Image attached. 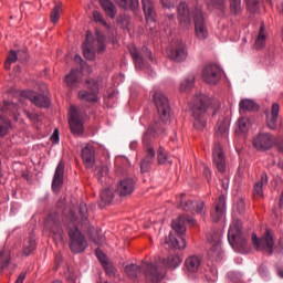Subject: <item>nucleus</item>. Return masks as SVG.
<instances>
[{"mask_svg": "<svg viewBox=\"0 0 283 283\" xmlns=\"http://www.w3.org/2000/svg\"><path fill=\"white\" fill-rule=\"evenodd\" d=\"M160 129H164L158 122H156L153 126H149L147 132L143 135V144L146 149V156L142 160L140 171L142 174H147L151 169V165H154V160L156 158V151H154V146L151 145L155 138L160 136Z\"/></svg>", "mask_w": 283, "mask_h": 283, "instance_id": "f257e3e1", "label": "nucleus"}, {"mask_svg": "<svg viewBox=\"0 0 283 283\" xmlns=\"http://www.w3.org/2000/svg\"><path fill=\"white\" fill-rule=\"evenodd\" d=\"M185 222H188V224H191V227H196V219L192 217H189L187 214L179 216L178 219L174 220L171 223V227L174 231L178 234V237H175L174 233H169L168 239L165 241V247L168 249H185L187 247V243L185 242V233L187 232V228L185 227Z\"/></svg>", "mask_w": 283, "mask_h": 283, "instance_id": "f03ea898", "label": "nucleus"}, {"mask_svg": "<svg viewBox=\"0 0 283 283\" xmlns=\"http://www.w3.org/2000/svg\"><path fill=\"white\" fill-rule=\"evenodd\" d=\"M211 107V98L207 95H197L193 99L191 112L193 118V127L198 132H202L207 127V109Z\"/></svg>", "mask_w": 283, "mask_h": 283, "instance_id": "7ed1b4c3", "label": "nucleus"}, {"mask_svg": "<svg viewBox=\"0 0 283 283\" xmlns=\"http://www.w3.org/2000/svg\"><path fill=\"white\" fill-rule=\"evenodd\" d=\"M153 101L155 103L159 119H155L150 127L158 123L163 127V129L159 132V136H161V134H165V125L171 124V106L169 105V98L167 95L161 92H156Z\"/></svg>", "mask_w": 283, "mask_h": 283, "instance_id": "20e7f679", "label": "nucleus"}, {"mask_svg": "<svg viewBox=\"0 0 283 283\" xmlns=\"http://www.w3.org/2000/svg\"><path fill=\"white\" fill-rule=\"evenodd\" d=\"M96 50L98 54L105 52V35L99 31H96V40H92V32H86V41L83 43V55L87 61H94L96 56Z\"/></svg>", "mask_w": 283, "mask_h": 283, "instance_id": "39448f33", "label": "nucleus"}, {"mask_svg": "<svg viewBox=\"0 0 283 283\" xmlns=\"http://www.w3.org/2000/svg\"><path fill=\"white\" fill-rule=\"evenodd\" d=\"M228 242L239 253H244L247 251V238L242 235V222L234 219L228 231Z\"/></svg>", "mask_w": 283, "mask_h": 283, "instance_id": "423d86ee", "label": "nucleus"}, {"mask_svg": "<svg viewBox=\"0 0 283 283\" xmlns=\"http://www.w3.org/2000/svg\"><path fill=\"white\" fill-rule=\"evenodd\" d=\"M69 247L72 253H83L87 249V239L76 227L69 230Z\"/></svg>", "mask_w": 283, "mask_h": 283, "instance_id": "0eeeda50", "label": "nucleus"}, {"mask_svg": "<svg viewBox=\"0 0 283 283\" xmlns=\"http://www.w3.org/2000/svg\"><path fill=\"white\" fill-rule=\"evenodd\" d=\"M252 244L256 251H265V253H269V255H273V247L275 244L273 241V232L268 229L261 239H259L258 235L253 233Z\"/></svg>", "mask_w": 283, "mask_h": 283, "instance_id": "6e6552de", "label": "nucleus"}, {"mask_svg": "<svg viewBox=\"0 0 283 283\" xmlns=\"http://www.w3.org/2000/svg\"><path fill=\"white\" fill-rule=\"evenodd\" d=\"M86 87L90 91H80L78 99L85 101L86 103H97L98 92L101 91V86H98V82L96 80H87Z\"/></svg>", "mask_w": 283, "mask_h": 283, "instance_id": "1a4fd4ad", "label": "nucleus"}, {"mask_svg": "<svg viewBox=\"0 0 283 283\" xmlns=\"http://www.w3.org/2000/svg\"><path fill=\"white\" fill-rule=\"evenodd\" d=\"M142 273H144L146 283H158L163 280V270L154 263L143 262Z\"/></svg>", "mask_w": 283, "mask_h": 283, "instance_id": "9d476101", "label": "nucleus"}, {"mask_svg": "<svg viewBox=\"0 0 283 283\" xmlns=\"http://www.w3.org/2000/svg\"><path fill=\"white\" fill-rule=\"evenodd\" d=\"M221 238L222 232L220 230L213 231V233L208 237V242L212 244L208 251L210 260H220V258H222Z\"/></svg>", "mask_w": 283, "mask_h": 283, "instance_id": "9b49d317", "label": "nucleus"}, {"mask_svg": "<svg viewBox=\"0 0 283 283\" xmlns=\"http://www.w3.org/2000/svg\"><path fill=\"white\" fill-rule=\"evenodd\" d=\"M130 56L135 63L136 70H145L147 67L149 70V65L145 63V59H149V61H154L151 57V51L149 49L145 48L143 52H139L136 46L129 48Z\"/></svg>", "mask_w": 283, "mask_h": 283, "instance_id": "f8f14e48", "label": "nucleus"}, {"mask_svg": "<svg viewBox=\"0 0 283 283\" xmlns=\"http://www.w3.org/2000/svg\"><path fill=\"white\" fill-rule=\"evenodd\" d=\"M252 145L259 151H266L268 149H271L273 145H275V137H273V135L270 133L261 132L253 137Z\"/></svg>", "mask_w": 283, "mask_h": 283, "instance_id": "ddd939ff", "label": "nucleus"}, {"mask_svg": "<svg viewBox=\"0 0 283 283\" xmlns=\"http://www.w3.org/2000/svg\"><path fill=\"white\" fill-rule=\"evenodd\" d=\"M69 125L72 134L83 133V111L76 106L70 107Z\"/></svg>", "mask_w": 283, "mask_h": 283, "instance_id": "4468645a", "label": "nucleus"}, {"mask_svg": "<svg viewBox=\"0 0 283 283\" xmlns=\"http://www.w3.org/2000/svg\"><path fill=\"white\" fill-rule=\"evenodd\" d=\"M193 14L196 36L199 39V41H205V39L209 36V31L205 24V15L202 14V10L196 8Z\"/></svg>", "mask_w": 283, "mask_h": 283, "instance_id": "2eb2a0df", "label": "nucleus"}, {"mask_svg": "<svg viewBox=\"0 0 283 283\" xmlns=\"http://www.w3.org/2000/svg\"><path fill=\"white\" fill-rule=\"evenodd\" d=\"M201 76L208 85H216L222 76V71L220 70V66L216 64L206 65L202 70Z\"/></svg>", "mask_w": 283, "mask_h": 283, "instance_id": "dca6fc26", "label": "nucleus"}, {"mask_svg": "<svg viewBox=\"0 0 283 283\" xmlns=\"http://www.w3.org/2000/svg\"><path fill=\"white\" fill-rule=\"evenodd\" d=\"M44 229L50 231L53 235H63V226L61 224V217L59 213H50L44 222Z\"/></svg>", "mask_w": 283, "mask_h": 283, "instance_id": "f3484780", "label": "nucleus"}, {"mask_svg": "<svg viewBox=\"0 0 283 283\" xmlns=\"http://www.w3.org/2000/svg\"><path fill=\"white\" fill-rule=\"evenodd\" d=\"M168 57L170 61H174L175 63H182V61L187 60V45H185V42L177 41L171 46L170 51L168 52Z\"/></svg>", "mask_w": 283, "mask_h": 283, "instance_id": "a211bd4d", "label": "nucleus"}, {"mask_svg": "<svg viewBox=\"0 0 283 283\" xmlns=\"http://www.w3.org/2000/svg\"><path fill=\"white\" fill-rule=\"evenodd\" d=\"M185 193H181L179 197V208L182 211H196L202 216L205 213V201H193V200H185Z\"/></svg>", "mask_w": 283, "mask_h": 283, "instance_id": "6ab92c4d", "label": "nucleus"}, {"mask_svg": "<svg viewBox=\"0 0 283 283\" xmlns=\"http://www.w3.org/2000/svg\"><path fill=\"white\" fill-rule=\"evenodd\" d=\"M22 98H28L36 107H50V97L41 94H36L32 91H24Z\"/></svg>", "mask_w": 283, "mask_h": 283, "instance_id": "aec40b11", "label": "nucleus"}, {"mask_svg": "<svg viewBox=\"0 0 283 283\" xmlns=\"http://www.w3.org/2000/svg\"><path fill=\"white\" fill-rule=\"evenodd\" d=\"M135 189H136V179L124 178L117 185L116 193H118L120 198H125V196H132Z\"/></svg>", "mask_w": 283, "mask_h": 283, "instance_id": "412c9836", "label": "nucleus"}, {"mask_svg": "<svg viewBox=\"0 0 283 283\" xmlns=\"http://www.w3.org/2000/svg\"><path fill=\"white\" fill-rule=\"evenodd\" d=\"M213 165L217 167L220 174L227 171V161L224 159V153L222 151V146L220 144L214 145L212 150Z\"/></svg>", "mask_w": 283, "mask_h": 283, "instance_id": "4be33fe9", "label": "nucleus"}, {"mask_svg": "<svg viewBox=\"0 0 283 283\" xmlns=\"http://www.w3.org/2000/svg\"><path fill=\"white\" fill-rule=\"evenodd\" d=\"M202 264V259L198 255H191L185 261V273L186 275H196L200 272V266Z\"/></svg>", "mask_w": 283, "mask_h": 283, "instance_id": "5701e85b", "label": "nucleus"}, {"mask_svg": "<svg viewBox=\"0 0 283 283\" xmlns=\"http://www.w3.org/2000/svg\"><path fill=\"white\" fill-rule=\"evenodd\" d=\"M177 12H178V20L181 28L184 29L191 28V17L189 15V7H187V3L185 2L179 3L177 8Z\"/></svg>", "mask_w": 283, "mask_h": 283, "instance_id": "b1692460", "label": "nucleus"}, {"mask_svg": "<svg viewBox=\"0 0 283 283\" xmlns=\"http://www.w3.org/2000/svg\"><path fill=\"white\" fill-rule=\"evenodd\" d=\"M82 160L86 167V169H92L96 163V151L94 150V146L86 145L82 149Z\"/></svg>", "mask_w": 283, "mask_h": 283, "instance_id": "393cba45", "label": "nucleus"}, {"mask_svg": "<svg viewBox=\"0 0 283 283\" xmlns=\"http://www.w3.org/2000/svg\"><path fill=\"white\" fill-rule=\"evenodd\" d=\"M226 205H227V200L224 199V196H220L218 201L214 205V209L211 210L210 212L212 221L220 222L222 218H224Z\"/></svg>", "mask_w": 283, "mask_h": 283, "instance_id": "a878e982", "label": "nucleus"}, {"mask_svg": "<svg viewBox=\"0 0 283 283\" xmlns=\"http://www.w3.org/2000/svg\"><path fill=\"white\" fill-rule=\"evenodd\" d=\"M65 176V163L60 161L56 166L55 174L52 181L53 191H59L63 187V178Z\"/></svg>", "mask_w": 283, "mask_h": 283, "instance_id": "bb28decb", "label": "nucleus"}, {"mask_svg": "<svg viewBox=\"0 0 283 283\" xmlns=\"http://www.w3.org/2000/svg\"><path fill=\"white\" fill-rule=\"evenodd\" d=\"M280 116V104L274 103L271 107V113L266 115V125L270 129L277 127V118Z\"/></svg>", "mask_w": 283, "mask_h": 283, "instance_id": "cd10ccee", "label": "nucleus"}, {"mask_svg": "<svg viewBox=\"0 0 283 283\" xmlns=\"http://www.w3.org/2000/svg\"><path fill=\"white\" fill-rule=\"evenodd\" d=\"M143 10L146 18V23H154L156 21V10L151 0H142Z\"/></svg>", "mask_w": 283, "mask_h": 283, "instance_id": "c85d7f7f", "label": "nucleus"}, {"mask_svg": "<svg viewBox=\"0 0 283 283\" xmlns=\"http://www.w3.org/2000/svg\"><path fill=\"white\" fill-rule=\"evenodd\" d=\"M269 185V176L266 172L261 175V179L254 184L253 187V198H262L264 196V187Z\"/></svg>", "mask_w": 283, "mask_h": 283, "instance_id": "c756f323", "label": "nucleus"}, {"mask_svg": "<svg viewBox=\"0 0 283 283\" xmlns=\"http://www.w3.org/2000/svg\"><path fill=\"white\" fill-rule=\"evenodd\" d=\"M193 85H196V75H188L180 82L179 92L188 94V92L193 90Z\"/></svg>", "mask_w": 283, "mask_h": 283, "instance_id": "7c9ffc66", "label": "nucleus"}, {"mask_svg": "<svg viewBox=\"0 0 283 283\" xmlns=\"http://www.w3.org/2000/svg\"><path fill=\"white\" fill-rule=\"evenodd\" d=\"M182 262V259L178 254H169L167 259H163L164 266L168 269H178Z\"/></svg>", "mask_w": 283, "mask_h": 283, "instance_id": "2f4dec72", "label": "nucleus"}, {"mask_svg": "<svg viewBox=\"0 0 283 283\" xmlns=\"http://www.w3.org/2000/svg\"><path fill=\"white\" fill-rule=\"evenodd\" d=\"M239 109L241 114H247V112L258 111V104L253 99H242L239 103Z\"/></svg>", "mask_w": 283, "mask_h": 283, "instance_id": "473e14b6", "label": "nucleus"}, {"mask_svg": "<svg viewBox=\"0 0 283 283\" xmlns=\"http://www.w3.org/2000/svg\"><path fill=\"white\" fill-rule=\"evenodd\" d=\"M99 6L106 12L107 17L114 19L116 17V6L111 0H99Z\"/></svg>", "mask_w": 283, "mask_h": 283, "instance_id": "72a5a7b5", "label": "nucleus"}, {"mask_svg": "<svg viewBox=\"0 0 283 283\" xmlns=\"http://www.w3.org/2000/svg\"><path fill=\"white\" fill-rule=\"evenodd\" d=\"M125 273L130 277V280H134L143 273V263L140 265L136 264H129L125 266Z\"/></svg>", "mask_w": 283, "mask_h": 283, "instance_id": "f704fd0d", "label": "nucleus"}, {"mask_svg": "<svg viewBox=\"0 0 283 283\" xmlns=\"http://www.w3.org/2000/svg\"><path fill=\"white\" fill-rule=\"evenodd\" d=\"M217 136H221L222 138H227L229 134V119L222 118L217 124Z\"/></svg>", "mask_w": 283, "mask_h": 283, "instance_id": "c9c22d12", "label": "nucleus"}, {"mask_svg": "<svg viewBox=\"0 0 283 283\" xmlns=\"http://www.w3.org/2000/svg\"><path fill=\"white\" fill-rule=\"evenodd\" d=\"M80 73L78 70H71L70 74H67L64 78L65 85L67 87H76V83H78Z\"/></svg>", "mask_w": 283, "mask_h": 283, "instance_id": "e433bc0d", "label": "nucleus"}, {"mask_svg": "<svg viewBox=\"0 0 283 283\" xmlns=\"http://www.w3.org/2000/svg\"><path fill=\"white\" fill-rule=\"evenodd\" d=\"M251 127V120L248 117H241L238 120V128L235 129L237 134H247Z\"/></svg>", "mask_w": 283, "mask_h": 283, "instance_id": "4c0bfd02", "label": "nucleus"}, {"mask_svg": "<svg viewBox=\"0 0 283 283\" xmlns=\"http://www.w3.org/2000/svg\"><path fill=\"white\" fill-rule=\"evenodd\" d=\"M114 200V192L109 188H105L101 191V203L99 207L109 205Z\"/></svg>", "mask_w": 283, "mask_h": 283, "instance_id": "58836bf2", "label": "nucleus"}, {"mask_svg": "<svg viewBox=\"0 0 283 283\" xmlns=\"http://www.w3.org/2000/svg\"><path fill=\"white\" fill-rule=\"evenodd\" d=\"M36 250V242L32 239L29 238L24 241L23 243V249H22V253L23 255H32V252H34Z\"/></svg>", "mask_w": 283, "mask_h": 283, "instance_id": "ea45409f", "label": "nucleus"}, {"mask_svg": "<svg viewBox=\"0 0 283 283\" xmlns=\"http://www.w3.org/2000/svg\"><path fill=\"white\" fill-rule=\"evenodd\" d=\"M115 3L123 10H136L138 8V0H115Z\"/></svg>", "mask_w": 283, "mask_h": 283, "instance_id": "a19ab883", "label": "nucleus"}, {"mask_svg": "<svg viewBox=\"0 0 283 283\" xmlns=\"http://www.w3.org/2000/svg\"><path fill=\"white\" fill-rule=\"evenodd\" d=\"M266 44V32L264 31V27L261 25L258 38L255 40V48L256 50H262Z\"/></svg>", "mask_w": 283, "mask_h": 283, "instance_id": "79ce46f5", "label": "nucleus"}, {"mask_svg": "<svg viewBox=\"0 0 283 283\" xmlns=\"http://www.w3.org/2000/svg\"><path fill=\"white\" fill-rule=\"evenodd\" d=\"M80 218L82 227L90 229V221L87 220V205L85 203L80 205Z\"/></svg>", "mask_w": 283, "mask_h": 283, "instance_id": "37998d69", "label": "nucleus"}, {"mask_svg": "<svg viewBox=\"0 0 283 283\" xmlns=\"http://www.w3.org/2000/svg\"><path fill=\"white\" fill-rule=\"evenodd\" d=\"M0 136H6L8 134V129L10 128V119L6 117V115L0 114Z\"/></svg>", "mask_w": 283, "mask_h": 283, "instance_id": "c03bdc74", "label": "nucleus"}, {"mask_svg": "<svg viewBox=\"0 0 283 283\" xmlns=\"http://www.w3.org/2000/svg\"><path fill=\"white\" fill-rule=\"evenodd\" d=\"M90 231V239L92 240V242H94V244H97V247H101V244L105 242L103 235H101L97 230H94V228H92Z\"/></svg>", "mask_w": 283, "mask_h": 283, "instance_id": "a18cd8bd", "label": "nucleus"}, {"mask_svg": "<svg viewBox=\"0 0 283 283\" xmlns=\"http://www.w3.org/2000/svg\"><path fill=\"white\" fill-rule=\"evenodd\" d=\"M61 12H63L61 4H55L53 10L51 11V21L53 23H59V19H61Z\"/></svg>", "mask_w": 283, "mask_h": 283, "instance_id": "49530a36", "label": "nucleus"}, {"mask_svg": "<svg viewBox=\"0 0 283 283\" xmlns=\"http://www.w3.org/2000/svg\"><path fill=\"white\" fill-rule=\"evenodd\" d=\"M10 264V254L6 251L0 252V269L3 270Z\"/></svg>", "mask_w": 283, "mask_h": 283, "instance_id": "de8ad7c7", "label": "nucleus"}, {"mask_svg": "<svg viewBox=\"0 0 283 283\" xmlns=\"http://www.w3.org/2000/svg\"><path fill=\"white\" fill-rule=\"evenodd\" d=\"M230 9L233 14H240L242 10V0H230Z\"/></svg>", "mask_w": 283, "mask_h": 283, "instance_id": "09e8293b", "label": "nucleus"}, {"mask_svg": "<svg viewBox=\"0 0 283 283\" xmlns=\"http://www.w3.org/2000/svg\"><path fill=\"white\" fill-rule=\"evenodd\" d=\"M209 8H216L217 10H221V12H224V0H209L208 2Z\"/></svg>", "mask_w": 283, "mask_h": 283, "instance_id": "8fccbe9b", "label": "nucleus"}, {"mask_svg": "<svg viewBox=\"0 0 283 283\" xmlns=\"http://www.w3.org/2000/svg\"><path fill=\"white\" fill-rule=\"evenodd\" d=\"M17 109V104L15 103H10L8 101L3 102V105L1 107L2 114H6V112H14Z\"/></svg>", "mask_w": 283, "mask_h": 283, "instance_id": "3c124183", "label": "nucleus"}, {"mask_svg": "<svg viewBox=\"0 0 283 283\" xmlns=\"http://www.w3.org/2000/svg\"><path fill=\"white\" fill-rule=\"evenodd\" d=\"M93 19L96 23H101L104 28H108L107 22L103 19V15L98 11H93Z\"/></svg>", "mask_w": 283, "mask_h": 283, "instance_id": "603ef678", "label": "nucleus"}, {"mask_svg": "<svg viewBox=\"0 0 283 283\" xmlns=\"http://www.w3.org/2000/svg\"><path fill=\"white\" fill-rule=\"evenodd\" d=\"M102 266L106 271L107 275H116V268H114V264H112L109 261L104 263Z\"/></svg>", "mask_w": 283, "mask_h": 283, "instance_id": "864d4df0", "label": "nucleus"}, {"mask_svg": "<svg viewBox=\"0 0 283 283\" xmlns=\"http://www.w3.org/2000/svg\"><path fill=\"white\" fill-rule=\"evenodd\" d=\"M96 258L99 260L102 266L103 264H106L107 262H109V260L107 259V255H105V253H103L99 250H96Z\"/></svg>", "mask_w": 283, "mask_h": 283, "instance_id": "5fc2aeb1", "label": "nucleus"}, {"mask_svg": "<svg viewBox=\"0 0 283 283\" xmlns=\"http://www.w3.org/2000/svg\"><path fill=\"white\" fill-rule=\"evenodd\" d=\"M19 60V54L14 51H10L9 55L7 57V61H9V63H17V61Z\"/></svg>", "mask_w": 283, "mask_h": 283, "instance_id": "6e6d98bb", "label": "nucleus"}, {"mask_svg": "<svg viewBox=\"0 0 283 283\" xmlns=\"http://www.w3.org/2000/svg\"><path fill=\"white\" fill-rule=\"evenodd\" d=\"M97 171V176H98V180H101L103 178V176H105V174H107V167H99L96 169Z\"/></svg>", "mask_w": 283, "mask_h": 283, "instance_id": "4d7b16f0", "label": "nucleus"}, {"mask_svg": "<svg viewBox=\"0 0 283 283\" xmlns=\"http://www.w3.org/2000/svg\"><path fill=\"white\" fill-rule=\"evenodd\" d=\"M74 61L75 63H80L81 70H85V63L83 62V57H81V55H75Z\"/></svg>", "mask_w": 283, "mask_h": 283, "instance_id": "13d9d810", "label": "nucleus"}, {"mask_svg": "<svg viewBox=\"0 0 283 283\" xmlns=\"http://www.w3.org/2000/svg\"><path fill=\"white\" fill-rule=\"evenodd\" d=\"M51 140L54 143V145L59 144V129H54L52 136H51Z\"/></svg>", "mask_w": 283, "mask_h": 283, "instance_id": "bf43d9fd", "label": "nucleus"}, {"mask_svg": "<svg viewBox=\"0 0 283 283\" xmlns=\"http://www.w3.org/2000/svg\"><path fill=\"white\" fill-rule=\"evenodd\" d=\"M157 160L159 165H165V163H167V155H157Z\"/></svg>", "mask_w": 283, "mask_h": 283, "instance_id": "052dcab7", "label": "nucleus"}, {"mask_svg": "<svg viewBox=\"0 0 283 283\" xmlns=\"http://www.w3.org/2000/svg\"><path fill=\"white\" fill-rule=\"evenodd\" d=\"M164 8H174V2H171V0H160Z\"/></svg>", "mask_w": 283, "mask_h": 283, "instance_id": "680f3d73", "label": "nucleus"}, {"mask_svg": "<svg viewBox=\"0 0 283 283\" xmlns=\"http://www.w3.org/2000/svg\"><path fill=\"white\" fill-rule=\"evenodd\" d=\"M25 272H21L20 275L18 276L15 283H23L25 280Z\"/></svg>", "mask_w": 283, "mask_h": 283, "instance_id": "e2e57ef3", "label": "nucleus"}, {"mask_svg": "<svg viewBox=\"0 0 283 283\" xmlns=\"http://www.w3.org/2000/svg\"><path fill=\"white\" fill-rule=\"evenodd\" d=\"M25 115L28 116V118H30V120H38L39 119V117L34 113L25 112Z\"/></svg>", "mask_w": 283, "mask_h": 283, "instance_id": "0e129e2a", "label": "nucleus"}, {"mask_svg": "<svg viewBox=\"0 0 283 283\" xmlns=\"http://www.w3.org/2000/svg\"><path fill=\"white\" fill-rule=\"evenodd\" d=\"M116 174H125V171H123V168L119 167L118 163H116Z\"/></svg>", "mask_w": 283, "mask_h": 283, "instance_id": "69168bd1", "label": "nucleus"}, {"mask_svg": "<svg viewBox=\"0 0 283 283\" xmlns=\"http://www.w3.org/2000/svg\"><path fill=\"white\" fill-rule=\"evenodd\" d=\"M277 149H279L280 154H283V142H280L277 144Z\"/></svg>", "mask_w": 283, "mask_h": 283, "instance_id": "338daca9", "label": "nucleus"}, {"mask_svg": "<svg viewBox=\"0 0 283 283\" xmlns=\"http://www.w3.org/2000/svg\"><path fill=\"white\" fill-rule=\"evenodd\" d=\"M277 167H279V169H282V170H283V160H280V161H279Z\"/></svg>", "mask_w": 283, "mask_h": 283, "instance_id": "774afa93", "label": "nucleus"}]
</instances>
